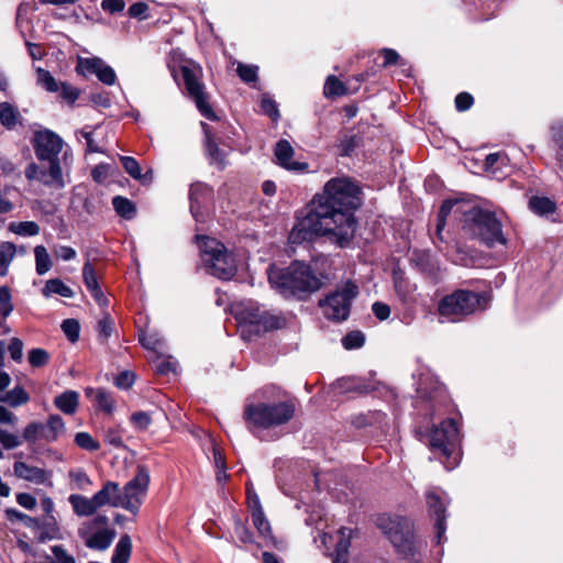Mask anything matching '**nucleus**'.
I'll list each match as a JSON object with an SVG mask.
<instances>
[{"label":"nucleus","instance_id":"nucleus-44","mask_svg":"<svg viewBox=\"0 0 563 563\" xmlns=\"http://www.w3.org/2000/svg\"><path fill=\"white\" fill-rule=\"evenodd\" d=\"M456 201L446 200L442 203L439 214H438V223H437V236L442 241L441 232L445 227L446 217L450 214L453 206Z\"/></svg>","mask_w":563,"mask_h":563},{"label":"nucleus","instance_id":"nucleus-43","mask_svg":"<svg viewBox=\"0 0 563 563\" xmlns=\"http://www.w3.org/2000/svg\"><path fill=\"white\" fill-rule=\"evenodd\" d=\"M365 343V335L361 331H351L342 338V345L346 350L360 349Z\"/></svg>","mask_w":563,"mask_h":563},{"label":"nucleus","instance_id":"nucleus-31","mask_svg":"<svg viewBox=\"0 0 563 563\" xmlns=\"http://www.w3.org/2000/svg\"><path fill=\"white\" fill-rule=\"evenodd\" d=\"M18 109L9 102L0 103V122L7 129H13L18 123Z\"/></svg>","mask_w":563,"mask_h":563},{"label":"nucleus","instance_id":"nucleus-5","mask_svg":"<svg viewBox=\"0 0 563 563\" xmlns=\"http://www.w3.org/2000/svg\"><path fill=\"white\" fill-rule=\"evenodd\" d=\"M295 415L289 401L276 404H250L245 406L244 419L250 430L268 429L288 422Z\"/></svg>","mask_w":563,"mask_h":563},{"label":"nucleus","instance_id":"nucleus-19","mask_svg":"<svg viewBox=\"0 0 563 563\" xmlns=\"http://www.w3.org/2000/svg\"><path fill=\"white\" fill-rule=\"evenodd\" d=\"M95 501L99 508L103 506L121 507L123 503L121 498V488L118 483L108 481L103 484L102 488L95 495Z\"/></svg>","mask_w":563,"mask_h":563},{"label":"nucleus","instance_id":"nucleus-60","mask_svg":"<svg viewBox=\"0 0 563 563\" xmlns=\"http://www.w3.org/2000/svg\"><path fill=\"white\" fill-rule=\"evenodd\" d=\"M125 2L123 0H102L101 8L102 10L114 14L124 10Z\"/></svg>","mask_w":563,"mask_h":563},{"label":"nucleus","instance_id":"nucleus-16","mask_svg":"<svg viewBox=\"0 0 563 563\" xmlns=\"http://www.w3.org/2000/svg\"><path fill=\"white\" fill-rule=\"evenodd\" d=\"M13 474L15 477L30 482L35 485H51L52 472L45 468L30 465L25 462L16 461L13 464Z\"/></svg>","mask_w":563,"mask_h":563},{"label":"nucleus","instance_id":"nucleus-61","mask_svg":"<svg viewBox=\"0 0 563 563\" xmlns=\"http://www.w3.org/2000/svg\"><path fill=\"white\" fill-rule=\"evenodd\" d=\"M131 420L134 423V426L141 430L146 429L151 423L150 415L144 411L134 412L131 416Z\"/></svg>","mask_w":563,"mask_h":563},{"label":"nucleus","instance_id":"nucleus-21","mask_svg":"<svg viewBox=\"0 0 563 563\" xmlns=\"http://www.w3.org/2000/svg\"><path fill=\"white\" fill-rule=\"evenodd\" d=\"M68 500L74 512L80 517L91 516L99 509L93 496L91 498H87L82 495L74 494L69 496Z\"/></svg>","mask_w":563,"mask_h":563},{"label":"nucleus","instance_id":"nucleus-63","mask_svg":"<svg viewBox=\"0 0 563 563\" xmlns=\"http://www.w3.org/2000/svg\"><path fill=\"white\" fill-rule=\"evenodd\" d=\"M54 254L63 261H70L77 256L76 250L66 245H59L55 247Z\"/></svg>","mask_w":563,"mask_h":563},{"label":"nucleus","instance_id":"nucleus-50","mask_svg":"<svg viewBox=\"0 0 563 563\" xmlns=\"http://www.w3.org/2000/svg\"><path fill=\"white\" fill-rule=\"evenodd\" d=\"M239 77L244 82H254L257 79V67L252 65L239 64L236 68Z\"/></svg>","mask_w":563,"mask_h":563},{"label":"nucleus","instance_id":"nucleus-26","mask_svg":"<svg viewBox=\"0 0 563 563\" xmlns=\"http://www.w3.org/2000/svg\"><path fill=\"white\" fill-rule=\"evenodd\" d=\"M42 292L45 297H49L52 295H59L65 298H71L74 296V291L71 290V288L65 285L59 278H53L47 280Z\"/></svg>","mask_w":563,"mask_h":563},{"label":"nucleus","instance_id":"nucleus-30","mask_svg":"<svg viewBox=\"0 0 563 563\" xmlns=\"http://www.w3.org/2000/svg\"><path fill=\"white\" fill-rule=\"evenodd\" d=\"M349 92L346 86L339 80L334 75L327 77L323 88V93L327 98H336L344 96Z\"/></svg>","mask_w":563,"mask_h":563},{"label":"nucleus","instance_id":"nucleus-56","mask_svg":"<svg viewBox=\"0 0 563 563\" xmlns=\"http://www.w3.org/2000/svg\"><path fill=\"white\" fill-rule=\"evenodd\" d=\"M10 356L13 361L20 363L23 357V342L18 338H12L8 346Z\"/></svg>","mask_w":563,"mask_h":563},{"label":"nucleus","instance_id":"nucleus-29","mask_svg":"<svg viewBox=\"0 0 563 563\" xmlns=\"http://www.w3.org/2000/svg\"><path fill=\"white\" fill-rule=\"evenodd\" d=\"M112 206L120 217L128 220L134 218L136 213L134 203L130 199L122 196H115L112 199Z\"/></svg>","mask_w":563,"mask_h":563},{"label":"nucleus","instance_id":"nucleus-64","mask_svg":"<svg viewBox=\"0 0 563 563\" xmlns=\"http://www.w3.org/2000/svg\"><path fill=\"white\" fill-rule=\"evenodd\" d=\"M16 503L27 510H32L36 507V498L29 493L18 494Z\"/></svg>","mask_w":563,"mask_h":563},{"label":"nucleus","instance_id":"nucleus-46","mask_svg":"<svg viewBox=\"0 0 563 563\" xmlns=\"http://www.w3.org/2000/svg\"><path fill=\"white\" fill-rule=\"evenodd\" d=\"M69 478L75 483V487L86 490L92 484L87 473L82 470H71L68 473Z\"/></svg>","mask_w":563,"mask_h":563},{"label":"nucleus","instance_id":"nucleus-2","mask_svg":"<svg viewBox=\"0 0 563 563\" xmlns=\"http://www.w3.org/2000/svg\"><path fill=\"white\" fill-rule=\"evenodd\" d=\"M64 146V141L59 135L51 130H41L35 132L33 147L36 158L41 162H48V167L31 163L25 168L27 180H37L42 185L52 189H63L67 181L63 174L62 162L58 158Z\"/></svg>","mask_w":563,"mask_h":563},{"label":"nucleus","instance_id":"nucleus-22","mask_svg":"<svg viewBox=\"0 0 563 563\" xmlns=\"http://www.w3.org/2000/svg\"><path fill=\"white\" fill-rule=\"evenodd\" d=\"M120 162L124 170L134 179L141 181L143 185H148L153 180V172L148 169L146 173H141L139 162L131 156H120Z\"/></svg>","mask_w":563,"mask_h":563},{"label":"nucleus","instance_id":"nucleus-25","mask_svg":"<svg viewBox=\"0 0 563 563\" xmlns=\"http://www.w3.org/2000/svg\"><path fill=\"white\" fill-rule=\"evenodd\" d=\"M132 551V541L128 534H124L118 541L111 559V563H128Z\"/></svg>","mask_w":563,"mask_h":563},{"label":"nucleus","instance_id":"nucleus-57","mask_svg":"<svg viewBox=\"0 0 563 563\" xmlns=\"http://www.w3.org/2000/svg\"><path fill=\"white\" fill-rule=\"evenodd\" d=\"M112 330L113 321L108 314H104V317L100 319L98 322V332L100 338H102L103 340H108V338L112 333Z\"/></svg>","mask_w":563,"mask_h":563},{"label":"nucleus","instance_id":"nucleus-40","mask_svg":"<svg viewBox=\"0 0 563 563\" xmlns=\"http://www.w3.org/2000/svg\"><path fill=\"white\" fill-rule=\"evenodd\" d=\"M206 147L211 163L217 164L219 167L223 168L225 165V154L219 148L218 144L211 139L209 134H207Z\"/></svg>","mask_w":563,"mask_h":563},{"label":"nucleus","instance_id":"nucleus-28","mask_svg":"<svg viewBox=\"0 0 563 563\" xmlns=\"http://www.w3.org/2000/svg\"><path fill=\"white\" fill-rule=\"evenodd\" d=\"M15 245L11 242L0 243V276L8 274L9 266L15 256Z\"/></svg>","mask_w":563,"mask_h":563},{"label":"nucleus","instance_id":"nucleus-36","mask_svg":"<svg viewBox=\"0 0 563 563\" xmlns=\"http://www.w3.org/2000/svg\"><path fill=\"white\" fill-rule=\"evenodd\" d=\"M9 230L18 235L34 236L40 233V225L34 221L11 222Z\"/></svg>","mask_w":563,"mask_h":563},{"label":"nucleus","instance_id":"nucleus-49","mask_svg":"<svg viewBox=\"0 0 563 563\" xmlns=\"http://www.w3.org/2000/svg\"><path fill=\"white\" fill-rule=\"evenodd\" d=\"M62 329L65 335L71 341L76 342L79 338L80 325L75 319H66L62 323Z\"/></svg>","mask_w":563,"mask_h":563},{"label":"nucleus","instance_id":"nucleus-14","mask_svg":"<svg viewBox=\"0 0 563 563\" xmlns=\"http://www.w3.org/2000/svg\"><path fill=\"white\" fill-rule=\"evenodd\" d=\"M358 288L355 284L347 282L342 289L336 290L320 302L328 319L343 321L350 314L352 300L356 297Z\"/></svg>","mask_w":563,"mask_h":563},{"label":"nucleus","instance_id":"nucleus-27","mask_svg":"<svg viewBox=\"0 0 563 563\" xmlns=\"http://www.w3.org/2000/svg\"><path fill=\"white\" fill-rule=\"evenodd\" d=\"M30 396L23 387L16 386L13 389L3 393L0 397L1 402H7L11 407H19L29 402Z\"/></svg>","mask_w":563,"mask_h":563},{"label":"nucleus","instance_id":"nucleus-54","mask_svg":"<svg viewBox=\"0 0 563 563\" xmlns=\"http://www.w3.org/2000/svg\"><path fill=\"white\" fill-rule=\"evenodd\" d=\"M96 402L98 407L107 412H110L113 407V400L108 391L104 389L96 390Z\"/></svg>","mask_w":563,"mask_h":563},{"label":"nucleus","instance_id":"nucleus-55","mask_svg":"<svg viewBox=\"0 0 563 563\" xmlns=\"http://www.w3.org/2000/svg\"><path fill=\"white\" fill-rule=\"evenodd\" d=\"M552 140L554 144L558 146V158L560 161L563 159V123L553 125L552 128Z\"/></svg>","mask_w":563,"mask_h":563},{"label":"nucleus","instance_id":"nucleus-3","mask_svg":"<svg viewBox=\"0 0 563 563\" xmlns=\"http://www.w3.org/2000/svg\"><path fill=\"white\" fill-rule=\"evenodd\" d=\"M268 280L284 297H297L303 299L321 287L320 278L311 268L299 262H292L286 268H271Z\"/></svg>","mask_w":563,"mask_h":563},{"label":"nucleus","instance_id":"nucleus-58","mask_svg":"<svg viewBox=\"0 0 563 563\" xmlns=\"http://www.w3.org/2000/svg\"><path fill=\"white\" fill-rule=\"evenodd\" d=\"M135 380V375L132 372L125 371L120 373L115 378V385L119 388L128 389Z\"/></svg>","mask_w":563,"mask_h":563},{"label":"nucleus","instance_id":"nucleus-47","mask_svg":"<svg viewBox=\"0 0 563 563\" xmlns=\"http://www.w3.org/2000/svg\"><path fill=\"white\" fill-rule=\"evenodd\" d=\"M82 278L89 291L96 290L97 288L100 287L98 284L93 266L90 262H86L82 267Z\"/></svg>","mask_w":563,"mask_h":563},{"label":"nucleus","instance_id":"nucleus-53","mask_svg":"<svg viewBox=\"0 0 563 563\" xmlns=\"http://www.w3.org/2000/svg\"><path fill=\"white\" fill-rule=\"evenodd\" d=\"M262 111L268 115L273 121L279 119V110L277 103L271 98L264 97L261 101Z\"/></svg>","mask_w":563,"mask_h":563},{"label":"nucleus","instance_id":"nucleus-32","mask_svg":"<svg viewBox=\"0 0 563 563\" xmlns=\"http://www.w3.org/2000/svg\"><path fill=\"white\" fill-rule=\"evenodd\" d=\"M65 430V423L60 416L52 415L47 420V424L45 426V433L43 438L46 441H54L58 438V435Z\"/></svg>","mask_w":563,"mask_h":563},{"label":"nucleus","instance_id":"nucleus-38","mask_svg":"<svg viewBox=\"0 0 563 563\" xmlns=\"http://www.w3.org/2000/svg\"><path fill=\"white\" fill-rule=\"evenodd\" d=\"M45 433V424L41 422H31L29 423L24 430L22 437H20L23 441H26L30 444L35 443L40 438H43Z\"/></svg>","mask_w":563,"mask_h":563},{"label":"nucleus","instance_id":"nucleus-18","mask_svg":"<svg viewBox=\"0 0 563 563\" xmlns=\"http://www.w3.org/2000/svg\"><path fill=\"white\" fill-rule=\"evenodd\" d=\"M427 505L430 515L434 518V529L437 532L438 543H441L442 537L445 532V506L441 498L433 492L427 494Z\"/></svg>","mask_w":563,"mask_h":563},{"label":"nucleus","instance_id":"nucleus-4","mask_svg":"<svg viewBox=\"0 0 563 563\" xmlns=\"http://www.w3.org/2000/svg\"><path fill=\"white\" fill-rule=\"evenodd\" d=\"M490 297L487 292L457 289L444 296L438 303L440 322H459L465 317L485 310Z\"/></svg>","mask_w":563,"mask_h":563},{"label":"nucleus","instance_id":"nucleus-33","mask_svg":"<svg viewBox=\"0 0 563 563\" xmlns=\"http://www.w3.org/2000/svg\"><path fill=\"white\" fill-rule=\"evenodd\" d=\"M529 208L539 216H545L555 211V203L547 197L533 196L529 200Z\"/></svg>","mask_w":563,"mask_h":563},{"label":"nucleus","instance_id":"nucleus-41","mask_svg":"<svg viewBox=\"0 0 563 563\" xmlns=\"http://www.w3.org/2000/svg\"><path fill=\"white\" fill-rule=\"evenodd\" d=\"M51 358L49 353L41 347H35L29 351L27 361L32 367L40 368L48 364Z\"/></svg>","mask_w":563,"mask_h":563},{"label":"nucleus","instance_id":"nucleus-17","mask_svg":"<svg viewBox=\"0 0 563 563\" xmlns=\"http://www.w3.org/2000/svg\"><path fill=\"white\" fill-rule=\"evenodd\" d=\"M274 155L276 163L291 172H301L308 168L307 163H299L292 159L294 148L286 140H280L276 143Z\"/></svg>","mask_w":563,"mask_h":563},{"label":"nucleus","instance_id":"nucleus-13","mask_svg":"<svg viewBox=\"0 0 563 563\" xmlns=\"http://www.w3.org/2000/svg\"><path fill=\"white\" fill-rule=\"evenodd\" d=\"M148 485L150 472L145 466L139 465L135 476L121 489L123 509L136 515L147 494Z\"/></svg>","mask_w":563,"mask_h":563},{"label":"nucleus","instance_id":"nucleus-62","mask_svg":"<svg viewBox=\"0 0 563 563\" xmlns=\"http://www.w3.org/2000/svg\"><path fill=\"white\" fill-rule=\"evenodd\" d=\"M148 10V5L144 2H135L129 8V15L131 18H136L144 20L147 18L146 12Z\"/></svg>","mask_w":563,"mask_h":563},{"label":"nucleus","instance_id":"nucleus-8","mask_svg":"<svg viewBox=\"0 0 563 563\" xmlns=\"http://www.w3.org/2000/svg\"><path fill=\"white\" fill-rule=\"evenodd\" d=\"M376 525L399 554L405 558L415 555L416 543L412 525L407 518L384 514L377 518Z\"/></svg>","mask_w":563,"mask_h":563},{"label":"nucleus","instance_id":"nucleus-7","mask_svg":"<svg viewBox=\"0 0 563 563\" xmlns=\"http://www.w3.org/2000/svg\"><path fill=\"white\" fill-rule=\"evenodd\" d=\"M201 257L208 272L220 278L230 279L236 272L234 257L229 254L222 243L208 236H197Z\"/></svg>","mask_w":563,"mask_h":563},{"label":"nucleus","instance_id":"nucleus-34","mask_svg":"<svg viewBox=\"0 0 563 563\" xmlns=\"http://www.w3.org/2000/svg\"><path fill=\"white\" fill-rule=\"evenodd\" d=\"M252 520H253V525L255 526V528L262 536L266 537L271 533L269 522L265 518V515L260 506V501L256 496H255V507L252 511Z\"/></svg>","mask_w":563,"mask_h":563},{"label":"nucleus","instance_id":"nucleus-11","mask_svg":"<svg viewBox=\"0 0 563 563\" xmlns=\"http://www.w3.org/2000/svg\"><path fill=\"white\" fill-rule=\"evenodd\" d=\"M179 70L183 76L186 91L195 101L200 113L209 120L216 119V114L208 101L209 97L205 91V85L201 81V67L191 60H187L180 65Z\"/></svg>","mask_w":563,"mask_h":563},{"label":"nucleus","instance_id":"nucleus-6","mask_svg":"<svg viewBox=\"0 0 563 563\" xmlns=\"http://www.w3.org/2000/svg\"><path fill=\"white\" fill-rule=\"evenodd\" d=\"M464 229L488 246L495 243L505 244L501 223L495 212L474 207L465 212Z\"/></svg>","mask_w":563,"mask_h":563},{"label":"nucleus","instance_id":"nucleus-35","mask_svg":"<svg viewBox=\"0 0 563 563\" xmlns=\"http://www.w3.org/2000/svg\"><path fill=\"white\" fill-rule=\"evenodd\" d=\"M35 269L38 275L46 274L52 267V261L47 250L43 245H37L34 249Z\"/></svg>","mask_w":563,"mask_h":563},{"label":"nucleus","instance_id":"nucleus-48","mask_svg":"<svg viewBox=\"0 0 563 563\" xmlns=\"http://www.w3.org/2000/svg\"><path fill=\"white\" fill-rule=\"evenodd\" d=\"M205 191H208V188L202 185L192 186L190 189V212L196 219H198L199 214V196Z\"/></svg>","mask_w":563,"mask_h":563},{"label":"nucleus","instance_id":"nucleus-24","mask_svg":"<svg viewBox=\"0 0 563 563\" xmlns=\"http://www.w3.org/2000/svg\"><path fill=\"white\" fill-rule=\"evenodd\" d=\"M79 394L75 390H66L54 399V405L64 413L73 415L77 410Z\"/></svg>","mask_w":563,"mask_h":563},{"label":"nucleus","instance_id":"nucleus-23","mask_svg":"<svg viewBox=\"0 0 563 563\" xmlns=\"http://www.w3.org/2000/svg\"><path fill=\"white\" fill-rule=\"evenodd\" d=\"M350 532L347 528H341L338 531V540L335 544V552L333 554V563H347V553L350 548Z\"/></svg>","mask_w":563,"mask_h":563},{"label":"nucleus","instance_id":"nucleus-10","mask_svg":"<svg viewBox=\"0 0 563 563\" xmlns=\"http://www.w3.org/2000/svg\"><path fill=\"white\" fill-rule=\"evenodd\" d=\"M429 445L433 451H439L441 456L444 457L442 463L448 470H452L457 465L456 456L451 461V455L454 454L456 445L460 441L459 427L454 419L449 418L444 420L440 427H435L429 433Z\"/></svg>","mask_w":563,"mask_h":563},{"label":"nucleus","instance_id":"nucleus-15","mask_svg":"<svg viewBox=\"0 0 563 563\" xmlns=\"http://www.w3.org/2000/svg\"><path fill=\"white\" fill-rule=\"evenodd\" d=\"M77 70L82 75L95 74L101 82L108 86L114 85L117 80L113 68L98 57L79 59Z\"/></svg>","mask_w":563,"mask_h":563},{"label":"nucleus","instance_id":"nucleus-42","mask_svg":"<svg viewBox=\"0 0 563 563\" xmlns=\"http://www.w3.org/2000/svg\"><path fill=\"white\" fill-rule=\"evenodd\" d=\"M14 306L12 302V296L8 286H0V316L4 320L13 311Z\"/></svg>","mask_w":563,"mask_h":563},{"label":"nucleus","instance_id":"nucleus-20","mask_svg":"<svg viewBox=\"0 0 563 563\" xmlns=\"http://www.w3.org/2000/svg\"><path fill=\"white\" fill-rule=\"evenodd\" d=\"M22 522L27 528L34 530L37 533V539L41 542L53 539L55 537L56 523L53 517H49L46 523H42L38 519L25 515Z\"/></svg>","mask_w":563,"mask_h":563},{"label":"nucleus","instance_id":"nucleus-52","mask_svg":"<svg viewBox=\"0 0 563 563\" xmlns=\"http://www.w3.org/2000/svg\"><path fill=\"white\" fill-rule=\"evenodd\" d=\"M53 562L52 563H76L75 558L69 554L62 545H53Z\"/></svg>","mask_w":563,"mask_h":563},{"label":"nucleus","instance_id":"nucleus-37","mask_svg":"<svg viewBox=\"0 0 563 563\" xmlns=\"http://www.w3.org/2000/svg\"><path fill=\"white\" fill-rule=\"evenodd\" d=\"M22 445L20 435L0 428V459L3 457V450H14Z\"/></svg>","mask_w":563,"mask_h":563},{"label":"nucleus","instance_id":"nucleus-9","mask_svg":"<svg viewBox=\"0 0 563 563\" xmlns=\"http://www.w3.org/2000/svg\"><path fill=\"white\" fill-rule=\"evenodd\" d=\"M235 314L241 323L257 325L265 331L283 329L287 324V318L282 311L264 309L253 300L241 302Z\"/></svg>","mask_w":563,"mask_h":563},{"label":"nucleus","instance_id":"nucleus-51","mask_svg":"<svg viewBox=\"0 0 563 563\" xmlns=\"http://www.w3.org/2000/svg\"><path fill=\"white\" fill-rule=\"evenodd\" d=\"M58 92L60 93V97L68 103H74L78 99L80 93V91L76 87L67 82H59Z\"/></svg>","mask_w":563,"mask_h":563},{"label":"nucleus","instance_id":"nucleus-45","mask_svg":"<svg viewBox=\"0 0 563 563\" xmlns=\"http://www.w3.org/2000/svg\"><path fill=\"white\" fill-rule=\"evenodd\" d=\"M75 443L87 451H97L100 448L98 441H96L88 432H78L75 435Z\"/></svg>","mask_w":563,"mask_h":563},{"label":"nucleus","instance_id":"nucleus-12","mask_svg":"<svg viewBox=\"0 0 563 563\" xmlns=\"http://www.w3.org/2000/svg\"><path fill=\"white\" fill-rule=\"evenodd\" d=\"M79 536L88 548L102 551L110 547L115 531L109 527L108 517L99 515L81 526Z\"/></svg>","mask_w":563,"mask_h":563},{"label":"nucleus","instance_id":"nucleus-39","mask_svg":"<svg viewBox=\"0 0 563 563\" xmlns=\"http://www.w3.org/2000/svg\"><path fill=\"white\" fill-rule=\"evenodd\" d=\"M37 75V85L43 87L45 90L49 92H58L59 91V82L51 75V73L41 67L36 68Z\"/></svg>","mask_w":563,"mask_h":563},{"label":"nucleus","instance_id":"nucleus-1","mask_svg":"<svg viewBox=\"0 0 563 563\" xmlns=\"http://www.w3.org/2000/svg\"><path fill=\"white\" fill-rule=\"evenodd\" d=\"M361 189L350 178H332L316 195L289 233L291 243L327 236L341 247L353 239L356 221L353 212L361 206Z\"/></svg>","mask_w":563,"mask_h":563},{"label":"nucleus","instance_id":"nucleus-59","mask_svg":"<svg viewBox=\"0 0 563 563\" xmlns=\"http://www.w3.org/2000/svg\"><path fill=\"white\" fill-rule=\"evenodd\" d=\"M474 99L467 92H461L455 97V107L459 111H466L473 106Z\"/></svg>","mask_w":563,"mask_h":563}]
</instances>
